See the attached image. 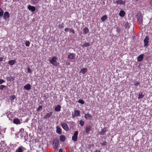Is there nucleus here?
Masks as SVG:
<instances>
[{"label": "nucleus", "mask_w": 152, "mask_h": 152, "mask_svg": "<svg viewBox=\"0 0 152 152\" xmlns=\"http://www.w3.org/2000/svg\"><path fill=\"white\" fill-rule=\"evenodd\" d=\"M89 30L87 27H85L83 29V33L84 34H86L88 33Z\"/></svg>", "instance_id": "22"}, {"label": "nucleus", "mask_w": 152, "mask_h": 152, "mask_svg": "<svg viewBox=\"0 0 152 152\" xmlns=\"http://www.w3.org/2000/svg\"><path fill=\"white\" fill-rule=\"evenodd\" d=\"M144 55L143 54H141L137 58V60L138 61H142L143 59Z\"/></svg>", "instance_id": "11"}, {"label": "nucleus", "mask_w": 152, "mask_h": 152, "mask_svg": "<svg viewBox=\"0 0 152 152\" xmlns=\"http://www.w3.org/2000/svg\"><path fill=\"white\" fill-rule=\"evenodd\" d=\"M23 147L22 146H19L16 150V152H23Z\"/></svg>", "instance_id": "19"}, {"label": "nucleus", "mask_w": 152, "mask_h": 152, "mask_svg": "<svg viewBox=\"0 0 152 152\" xmlns=\"http://www.w3.org/2000/svg\"><path fill=\"white\" fill-rule=\"evenodd\" d=\"M87 71V68H83L80 71V72L81 73L83 74H84Z\"/></svg>", "instance_id": "24"}, {"label": "nucleus", "mask_w": 152, "mask_h": 152, "mask_svg": "<svg viewBox=\"0 0 152 152\" xmlns=\"http://www.w3.org/2000/svg\"><path fill=\"white\" fill-rule=\"evenodd\" d=\"M125 3V1H123L122 0H118L116 1L115 2V3H116L117 5L119 4H124Z\"/></svg>", "instance_id": "14"}, {"label": "nucleus", "mask_w": 152, "mask_h": 152, "mask_svg": "<svg viewBox=\"0 0 152 152\" xmlns=\"http://www.w3.org/2000/svg\"><path fill=\"white\" fill-rule=\"evenodd\" d=\"M20 130H23H23H24V129H23V128H22V129H20Z\"/></svg>", "instance_id": "49"}, {"label": "nucleus", "mask_w": 152, "mask_h": 152, "mask_svg": "<svg viewBox=\"0 0 152 152\" xmlns=\"http://www.w3.org/2000/svg\"><path fill=\"white\" fill-rule=\"evenodd\" d=\"M124 27L126 28H128L130 27L129 23L127 22L125 23Z\"/></svg>", "instance_id": "31"}, {"label": "nucleus", "mask_w": 152, "mask_h": 152, "mask_svg": "<svg viewBox=\"0 0 152 152\" xmlns=\"http://www.w3.org/2000/svg\"><path fill=\"white\" fill-rule=\"evenodd\" d=\"M60 139L61 142H63L65 140V137L64 135H61L60 137Z\"/></svg>", "instance_id": "25"}, {"label": "nucleus", "mask_w": 152, "mask_h": 152, "mask_svg": "<svg viewBox=\"0 0 152 152\" xmlns=\"http://www.w3.org/2000/svg\"><path fill=\"white\" fill-rule=\"evenodd\" d=\"M3 58L2 57H0V62L2 61L3 60Z\"/></svg>", "instance_id": "46"}, {"label": "nucleus", "mask_w": 152, "mask_h": 152, "mask_svg": "<svg viewBox=\"0 0 152 152\" xmlns=\"http://www.w3.org/2000/svg\"><path fill=\"white\" fill-rule=\"evenodd\" d=\"M28 8L29 10H31L33 12H34L36 10V8L34 6H32L30 5H29L28 6Z\"/></svg>", "instance_id": "8"}, {"label": "nucleus", "mask_w": 152, "mask_h": 152, "mask_svg": "<svg viewBox=\"0 0 152 152\" xmlns=\"http://www.w3.org/2000/svg\"><path fill=\"white\" fill-rule=\"evenodd\" d=\"M125 13L124 11L121 10L120 11L119 15L120 16L123 17L125 15Z\"/></svg>", "instance_id": "23"}, {"label": "nucleus", "mask_w": 152, "mask_h": 152, "mask_svg": "<svg viewBox=\"0 0 152 152\" xmlns=\"http://www.w3.org/2000/svg\"><path fill=\"white\" fill-rule=\"evenodd\" d=\"M69 31L70 32H72L73 34H74L75 33V31L73 29L69 28Z\"/></svg>", "instance_id": "40"}, {"label": "nucleus", "mask_w": 152, "mask_h": 152, "mask_svg": "<svg viewBox=\"0 0 152 152\" xmlns=\"http://www.w3.org/2000/svg\"><path fill=\"white\" fill-rule=\"evenodd\" d=\"M138 95V99H139L142 98L144 96V95L143 94L142 92L139 93Z\"/></svg>", "instance_id": "30"}, {"label": "nucleus", "mask_w": 152, "mask_h": 152, "mask_svg": "<svg viewBox=\"0 0 152 152\" xmlns=\"http://www.w3.org/2000/svg\"><path fill=\"white\" fill-rule=\"evenodd\" d=\"M135 1L137 2L138 1V0H135Z\"/></svg>", "instance_id": "50"}, {"label": "nucleus", "mask_w": 152, "mask_h": 152, "mask_svg": "<svg viewBox=\"0 0 152 152\" xmlns=\"http://www.w3.org/2000/svg\"><path fill=\"white\" fill-rule=\"evenodd\" d=\"M4 82H5V81L4 80L2 79H0V84Z\"/></svg>", "instance_id": "42"}, {"label": "nucleus", "mask_w": 152, "mask_h": 152, "mask_svg": "<svg viewBox=\"0 0 152 152\" xmlns=\"http://www.w3.org/2000/svg\"><path fill=\"white\" fill-rule=\"evenodd\" d=\"M3 10L1 8H0V17L2 16L3 15Z\"/></svg>", "instance_id": "33"}, {"label": "nucleus", "mask_w": 152, "mask_h": 152, "mask_svg": "<svg viewBox=\"0 0 152 152\" xmlns=\"http://www.w3.org/2000/svg\"><path fill=\"white\" fill-rule=\"evenodd\" d=\"M149 40V37L147 36L145 37L144 40V46L145 47L147 46L148 45V40Z\"/></svg>", "instance_id": "7"}, {"label": "nucleus", "mask_w": 152, "mask_h": 152, "mask_svg": "<svg viewBox=\"0 0 152 152\" xmlns=\"http://www.w3.org/2000/svg\"><path fill=\"white\" fill-rule=\"evenodd\" d=\"M90 45V44L88 42H86L83 45H81V46L82 47H88Z\"/></svg>", "instance_id": "26"}, {"label": "nucleus", "mask_w": 152, "mask_h": 152, "mask_svg": "<svg viewBox=\"0 0 152 152\" xmlns=\"http://www.w3.org/2000/svg\"><path fill=\"white\" fill-rule=\"evenodd\" d=\"M59 28H62L63 27V26L62 25H61L60 24L59 25Z\"/></svg>", "instance_id": "45"}, {"label": "nucleus", "mask_w": 152, "mask_h": 152, "mask_svg": "<svg viewBox=\"0 0 152 152\" xmlns=\"http://www.w3.org/2000/svg\"><path fill=\"white\" fill-rule=\"evenodd\" d=\"M78 102L79 103L81 104H83L84 103V101L82 99H80L78 101Z\"/></svg>", "instance_id": "34"}, {"label": "nucleus", "mask_w": 152, "mask_h": 152, "mask_svg": "<svg viewBox=\"0 0 152 152\" xmlns=\"http://www.w3.org/2000/svg\"><path fill=\"white\" fill-rule=\"evenodd\" d=\"M137 19L140 24H142L143 23V16L140 12H138L136 15Z\"/></svg>", "instance_id": "1"}, {"label": "nucleus", "mask_w": 152, "mask_h": 152, "mask_svg": "<svg viewBox=\"0 0 152 152\" xmlns=\"http://www.w3.org/2000/svg\"><path fill=\"white\" fill-rule=\"evenodd\" d=\"M6 86L3 85H1L0 86V90H2L4 88H5Z\"/></svg>", "instance_id": "38"}, {"label": "nucleus", "mask_w": 152, "mask_h": 152, "mask_svg": "<svg viewBox=\"0 0 152 152\" xmlns=\"http://www.w3.org/2000/svg\"><path fill=\"white\" fill-rule=\"evenodd\" d=\"M3 17L4 19H5L9 18L10 17V15L9 12L7 11L5 12L4 13Z\"/></svg>", "instance_id": "12"}, {"label": "nucleus", "mask_w": 152, "mask_h": 152, "mask_svg": "<svg viewBox=\"0 0 152 152\" xmlns=\"http://www.w3.org/2000/svg\"><path fill=\"white\" fill-rule=\"evenodd\" d=\"M107 131V130L105 128H104L102 129L100 133V134L101 135H103L105 134Z\"/></svg>", "instance_id": "20"}, {"label": "nucleus", "mask_w": 152, "mask_h": 152, "mask_svg": "<svg viewBox=\"0 0 152 152\" xmlns=\"http://www.w3.org/2000/svg\"><path fill=\"white\" fill-rule=\"evenodd\" d=\"M140 84V83L137 81H136L134 83V86H137Z\"/></svg>", "instance_id": "41"}, {"label": "nucleus", "mask_w": 152, "mask_h": 152, "mask_svg": "<svg viewBox=\"0 0 152 152\" xmlns=\"http://www.w3.org/2000/svg\"><path fill=\"white\" fill-rule=\"evenodd\" d=\"M85 118L86 119H89L92 117V116L89 114H86L84 116Z\"/></svg>", "instance_id": "28"}, {"label": "nucleus", "mask_w": 152, "mask_h": 152, "mask_svg": "<svg viewBox=\"0 0 152 152\" xmlns=\"http://www.w3.org/2000/svg\"><path fill=\"white\" fill-rule=\"evenodd\" d=\"M95 152H100V151L99 150H96Z\"/></svg>", "instance_id": "48"}, {"label": "nucleus", "mask_w": 152, "mask_h": 152, "mask_svg": "<svg viewBox=\"0 0 152 152\" xmlns=\"http://www.w3.org/2000/svg\"><path fill=\"white\" fill-rule=\"evenodd\" d=\"M100 144L102 145H107V142L105 141H102L100 142Z\"/></svg>", "instance_id": "32"}, {"label": "nucleus", "mask_w": 152, "mask_h": 152, "mask_svg": "<svg viewBox=\"0 0 152 152\" xmlns=\"http://www.w3.org/2000/svg\"><path fill=\"white\" fill-rule=\"evenodd\" d=\"M58 58L56 56L53 57L49 61L54 66H58L59 63L57 61Z\"/></svg>", "instance_id": "2"}, {"label": "nucleus", "mask_w": 152, "mask_h": 152, "mask_svg": "<svg viewBox=\"0 0 152 152\" xmlns=\"http://www.w3.org/2000/svg\"><path fill=\"white\" fill-rule=\"evenodd\" d=\"M15 63V61L14 60H10L8 62V64L10 65H13Z\"/></svg>", "instance_id": "27"}, {"label": "nucleus", "mask_w": 152, "mask_h": 152, "mask_svg": "<svg viewBox=\"0 0 152 152\" xmlns=\"http://www.w3.org/2000/svg\"><path fill=\"white\" fill-rule=\"evenodd\" d=\"M27 71H28V73H31L32 71H31V69L30 68H29L28 69Z\"/></svg>", "instance_id": "44"}, {"label": "nucleus", "mask_w": 152, "mask_h": 152, "mask_svg": "<svg viewBox=\"0 0 152 152\" xmlns=\"http://www.w3.org/2000/svg\"><path fill=\"white\" fill-rule=\"evenodd\" d=\"M59 142V140L58 138H56L53 140V145L54 149H56L58 147Z\"/></svg>", "instance_id": "3"}, {"label": "nucleus", "mask_w": 152, "mask_h": 152, "mask_svg": "<svg viewBox=\"0 0 152 152\" xmlns=\"http://www.w3.org/2000/svg\"><path fill=\"white\" fill-rule=\"evenodd\" d=\"M69 28H65L64 31L66 32H67L69 31Z\"/></svg>", "instance_id": "43"}, {"label": "nucleus", "mask_w": 152, "mask_h": 152, "mask_svg": "<svg viewBox=\"0 0 152 152\" xmlns=\"http://www.w3.org/2000/svg\"><path fill=\"white\" fill-rule=\"evenodd\" d=\"M152 2V0H151V3H150V4H151V3Z\"/></svg>", "instance_id": "51"}, {"label": "nucleus", "mask_w": 152, "mask_h": 152, "mask_svg": "<svg viewBox=\"0 0 152 152\" xmlns=\"http://www.w3.org/2000/svg\"><path fill=\"white\" fill-rule=\"evenodd\" d=\"M80 111L79 110H75L73 113H72V117L74 118L75 117H77L80 115Z\"/></svg>", "instance_id": "4"}, {"label": "nucleus", "mask_w": 152, "mask_h": 152, "mask_svg": "<svg viewBox=\"0 0 152 152\" xmlns=\"http://www.w3.org/2000/svg\"><path fill=\"white\" fill-rule=\"evenodd\" d=\"M78 134V131H75L72 137V140L74 142L76 141L77 139V136Z\"/></svg>", "instance_id": "5"}, {"label": "nucleus", "mask_w": 152, "mask_h": 152, "mask_svg": "<svg viewBox=\"0 0 152 152\" xmlns=\"http://www.w3.org/2000/svg\"><path fill=\"white\" fill-rule=\"evenodd\" d=\"M79 124L81 126H83L84 124V121L81 120L80 121Z\"/></svg>", "instance_id": "36"}, {"label": "nucleus", "mask_w": 152, "mask_h": 152, "mask_svg": "<svg viewBox=\"0 0 152 152\" xmlns=\"http://www.w3.org/2000/svg\"><path fill=\"white\" fill-rule=\"evenodd\" d=\"M75 54L74 53H70L68 55V58L70 59H72L75 58Z\"/></svg>", "instance_id": "13"}, {"label": "nucleus", "mask_w": 152, "mask_h": 152, "mask_svg": "<svg viewBox=\"0 0 152 152\" xmlns=\"http://www.w3.org/2000/svg\"><path fill=\"white\" fill-rule=\"evenodd\" d=\"M53 112H50L49 113H47L43 117L44 119H47L48 118H50L52 115Z\"/></svg>", "instance_id": "9"}, {"label": "nucleus", "mask_w": 152, "mask_h": 152, "mask_svg": "<svg viewBox=\"0 0 152 152\" xmlns=\"http://www.w3.org/2000/svg\"><path fill=\"white\" fill-rule=\"evenodd\" d=\"M63 150L62 149H60L59 152H62Z\"/></svg>", "instance_id": "47"}, {"label": "nucleus", "mask_w": 152, "mask_h": 152, "mask_svg": "<svg viewBox=\"0 0 152 152\" xmlns=\"http://www.w3.org/2000/svg\"><path fill=\"white\" fill-rule=\"evenodd\" d=\"M42 108V106H39L37 108V111H39V110Z\"/></svg>", "instance_id": "39"}, {"label": "nucleus", "mask_w": 152, "mask_h": 152, "mask_svg": "<svg viewBox=\"0 0 152 152\" xmlns=\"http://www.w3.org/2000/svg\"><path fill=\"white\" fill-rule=\"evenodd\" d=\"M6 79L7 81H12L14 80L15 77L14 76L8 77H7Z\"/></svg>", "instance_id": "15"}, {"label": "nucleus", "mask_w": 152, "mask_h": 152, "mask_svg": "<svg viewBox=\"0 0 152 152\" xmlns=\"http://www.w3.org/2000/svg\"><path fill=\"white\" fill-rule=\"evenodd\" d=\"M61 125L63 128L66 131H68L69 130V127L67 124L64 123H61Z\"/></svg>", "instance_id": "6"}, {"label": "nucleus", "mask_w": 152, "mask_h": 152, "mask_svg": "<svg viewBox=\"0 0 152 152\" xmlns=\"http://www.w3.org/2000/svg\"><path fill=\"white\" fill-rule=\"evenodd\" d=\"M61 106L59 105H58L55 107V110L56 112H59L61 110Z\"/></svg>", "instance_id": "17"}, {"label": "nucleus", "mask_w": 152, "mask_h": 152, "mask_svg": "<svg viewBox=\"0 0 152 152\" xmlns=\"http://www.w3.org/2000/svg\"><path fill=\"white\" fill-rule=\"evenodd\" d=\"M56 132L59 134H61L62 133L61 129L60 128H59L58 126H56Z\"/></svg>", "instance_id": "18"}, {"label": "nucleus", "mask_w": 152, "mask_h": 152, "mask_svg": "<svg viewBox=\"0 0 152 152\" xmlns=\"http://www.w3.org/2000/svg\"><path fill=\"white\" fill-rule=\"evenodd\" d=\"M25 44L26 46H29L30 45V42L28 41H26Z\"/></svg>", "instance_id": "35"}, {"label": "nucleus", "mask_w": 152, "mask_h": 152, "mask_svg": "<svg viewBox=\"0 0 152 152\" xmlns=\"http://www.w3.org/2000/svg\"><path fill=\"white\" fill-rule=\"evenodd\" d=\"M13 123L16 124H20V121L18 118H15L13 120Z\"/></svg>", "instance_id": "21"}, {"label": "nucleus", "mask_w": 152, "mask_h": 152, "mask_svg": "<svg viewBox=\"0 0 152 152\" xmlns=\"http://www.w3.org/2000/svg\"><path fill=\"white\" fill-rule=\"evenodd\" d=\"M91 130V126H87L86 128V132L87 134L89 133V132Z\"/></svg>", "instance_id": "10"}, {"label": "nucleus", "mask_w": 152, "mask_h": 152, "mask_svg": "<svg viewBox=\"0 0 152 152\" xmlns=\"http://www.w3.org/2000/svg\"><path fill=\"white\" fill-rule=\"evenodd\" d=\"M24 88L27 90H29L31 89V86L30 84H28L24 86Z\"/></svg>", "instance_id": "16"}, {"label": "nucleus", "mask_w": 152, "mask_h": 152, "mask_svg": "<svg viewBox=\"0 0 152 152\" xmlns=\"http://www.w3.org/2000/svg\"><path fill=\"white\" fill-rule=\"evenodd\" d=\"M107 19V17L106 15L103 16L101 18V20L102 22L104 21Z\"/></svg>", "instance_id": "29"}, {"label": "nucleus", "mask_w": 152, "mask_h": 152, "mask_svg": "<svg viewBox=\"0 0 152 152\" xmlns=\"http://www.w3.org/2000/svg\"><path fill=\"white\" fill-rule=\"evenodd\" d=\"M16 97L15 95H13L12 96H11L10 97V99L11 100H14L15 98Z\"/></svg>", "instance_id": "37"}]
</instances>
